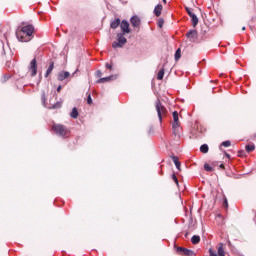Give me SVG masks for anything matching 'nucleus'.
Here are the masks:
<instances>
[{
    "mask_svg": "<svg viewBox=\"0 0 256 256\" xmlns=\"http://www.w3.org/2000/svg\"><path fill=\"white\" fill-rule=\"evenodd\" d=\"M33 31H35V28L31 24L18 27L16 30V37L18 41H21L22 43H28V41L33 39Z\"/></svg>",
    "mask_w": 256,
    "mask_h": 256,
    "instance_id": "1",
    "label": "nucleus"
},
{
    "mask_svg": "<svg viewBox=\"0 0 256 256\" xmlns=\"http://www.w3.org/2000/svg\"><path fill=\"white\" fill-rule=\"evenodd\" d=\"M52 130L58 137H62L63 139L69 137V129H67L63 124H54L52 126Z\"/></svg>",
    "mask_w": 256,
    "mask_h": 256,
    "instance_id": "2",
    "label": "nucleus"
},
{
    "mask_svg": "<svg viewBox=\"0 0 256 256\" xmlns=\"http://www.w3.org/2000/svg\"><path fill=\"white\" fill-rule=\"evenodd\" d=\"M173 116V123H172V129H173V134L175 135V137H180L181 135V128L180 124H179V112L174 111L172 113Z\"/></svg>",
    "mask_w": 256,
    "mask_h": 256,
    "instance_id": "3",
    "label": "nucleus"
},
{
    "mask_svg": "<svg viewBox=\"0 0 256 256\" xmlns=\"http://www.w3.org/2000/svg\"><path fill=\"white\" fill-rule=\"evenodd\" d=\"M156 111L160 123H163V117L167 115V108L161 104V100L156 101Z\"/></svg>",
    "mask_w": 256,
    "mask_h": 256,
    "instance_id": "4",
    "label": "nucleus"
},
{
    "mask_svg": "<svg viewBox=\"0 0 256 256\" xmlns=\"http://www.w3.org/2000/svg\"><path fill=\"white\" fill-rule=\"evenodd\" d=\"M127 43V38H125V33L120 32L117 34V41L112 43L113 49L121 48Z\"/></svg>",
    "mask_w": 256,
    "mask_h": 256,
    "instance_id": "5",
    "label": "nucleus"
},
{
    "mask_svg": "<svg viewBox=\"0 0 256 256\" xmlns=\"http://www.w3.org/2000/svg\"><path fill=\"white\" fill-rule=\"evenodd\" d=\"M185 10L187 11L189 17H191L193 27H197V24L199 23V18H197V15L193 13V10L189 7H185Z\"/></svg>",
    "mask_w": 256,
    "mask_h": 256,
    "instance_id": "6",
    "label": "nucleus"
},
{
    "mask_svg": "<svg viewBox=\"0 0 256 256\" xmlns=\"http://www.w3.org/2000/svg\"><path fill=\"white\" fill-rule=\"evenodd\" d=\"M177 253H179V255H185V256H194L195 252H193L192 250H189L187 248H183V247H178L176 249Z\"/></svg>",
    "mask_w": 256,
    "mask_h": 256,
    "instance_id": "7",
    "label": "nucleus"
},
{
    "mask_svg": "<svg viewBox=\"0 0 256 256\" xmlns=\"http://www.w3.org/2000/svg\"><path fill=\"white\" fill-rule=\"evenodd\" d=\"M29 71L31 72V77H35L37 75V59H33L30 62Z\"/></svg>",
    "mask_w": 256,
    "mask_h": 256,
    "instance_id": "8",
    "label": "nucleus"
},
{
    "mask_svg": "<svg viewBox=\"0 0 256 256\" xmlns=\"http://www.w3.org/2000/svg\"><path fill=\"white\" fill-rule=\"evenodd\" d=\"M186 37L187 39H189V41H191L192 43H194V41H197V30H190L186 33Z\"/></svg>",
    "mask_w": 256,
    "mask_h": 256,
    "instance_id": "9",
    "label": "nucleus"
},
{
    "mask_svg": "<svg viewBox=\"0 0 256 256\" xmlns=\"http://www.w3.org/2000/svg\"><path fill=\"white\" fill-rule=\"evenodd\" d=\"M120 29L122 33H125V34L131 33V29H129V22L127 20H123L120 23Z\"/></svg>",
    "mask_w": 256,
    "mask_h": 256,
    "instance_id": "10",
    "label": "nucleus"
},
{
    "mask_svg": "<svg viewBox=\"0 0 256 256\" xmlns=\"http://www.w3.org/2000/svg\"><path fill=\"white\" fill-rule=\"evenodd\" d=\"M130 23L132 27H135L136 29H139V27H141V19L138 16L131 17Z\"/></svg>",
    "mask_w": 256,
    "mask_h": 256,
    "instance_id": "11",
    "label": "nucleus"
},
{
    "mask_svg": "<svg viewBox=\"0 0 256 256\" xmlns=\"http://www.w3.org/2000/svg\"><path fill=\"white\" fill-rule=\"evenodd\" d=\"M115 79H117V75H110V76L98 79L97 83H109V81H115Z\"/></svg>",
    "mask_w": 256,
    "mask_h": 256,
    "instance_id": "12",
    "label": "nucleus"
},
{
    "mask_svg": "<svg viewBox=\"0 0 256 256\" xmlns=\"http://www.w3.org/2000/svg\"><path fill=\"white\" fill-rule=\"evenodd\" d=\"M71 77V73L68 71H61L58 73V81H65V79H69Z\"/></svg>",
    "mask_w": 256,
    "mask_h": 256,
    "instance_id": "13",
    "label": "nucleus"
},
{
    "mask_svg": "<svg viewBox=\"0 0 256 256\" xmlns=\"http://www.w3.org/2000/svg\"><path fill=\"white\" fill-rule=\"evenodd\" d=\"M161 11H163V5L158 4L155 8H154V15L156 17H161Z\"/></svg>",
    "mask_w": 256,
    "mask_h": 256,
    "instance_id": "14",
    "label": "nucleus"
},
{
    "mask_svg": "<svg viewBox=\"0 0 256 256\" xmlns=\"http://www.w3.org/2000/svg\"><path fill=\"white\" fill-rule=\"evenodd\" d=\"M121 25V19L116 18L114 21L111 22L110 27L111 29H117Z\"/></svg>",
    "mask_w": 256,
    "mask_h": 256,
    "instance_id": "15",
    "label": "nucleus"
},
{
    "mask_svg": "<svg viewBox=\"0 0 256 256\" xmlns=\"http://www.w3.org/2000/svg\"><path fill=\"white\" fill-rule=\"evenodd\" d=\"M172 161L175 164L176 169H178V171H181V162H179V158L177 156H173Z\"/></svg>",
    "mask_w": 256,
    "mask_h": 256,
    "instance_id": "16",
    "label": "nucleus"
},
{
    "mask_svg": "<svg viewBox=\"0 0 256 256\" xmlns=\"http://www.w3.org/2000/svg\"><path fill=\"white\" fill-rule=\"evenodd\" d=\"M53 69H55V63L51 62L48 69L46 70L45 77H49V75H51Z\"/></svg>",
    "mask_w": 256,
    "mask_h": 256,
    "instance_id": "17",
    "label": "nucleus"
},
{
    "mask_svg": "<svg viewBox=\"0 0 256 256\" xmlns=\"http://www.w3.org/2000/svg\"><path fill=\"white\" fill-rule=\"evenodd\" d=\"M200 241H201V237H200L199 235H194V236H192V238H191V243H192L193 245L199 244Z\"/></svg>",
    "mask_w": 256,
    "mask_h": 256,
    "instance_id": "18",
    "label": "nucleus"
},
{
    "mask_svg": "<svg viewBox=\"0 0 256 256\" xmlns=\"http://www.w3.org/2000/svg\"><path fill=\"white\" fill-rule=\"evenodd\" d=\"M70 117H71L72 119H77V117H79V111L77 110L76 107H74V108L72 109V112L70 113Z\"/></svg>",
    "mask_w": 256,
    "mask_h": 256,
    "instance_id": "19",
    "label": "nucleus"
},
{
    "mask_svg": "<svg viewBox=\"0 0 256 256\" xmlns=\"http://www.w3.org/2000/svg\"><path fill=\"white\" fill-rule=\"evenodd\" d=\"M163 77H165V68H162L161 70H159L158 75H157L158 81L163 80Z\"/></svg>",
    "mask_w": 256,
    "mask_h": 256,
    "instance_id": "20",
    "label": "nucleus"
},
{
    "mask_svg": "<svg viewBox=\"0 0 256 256\" xmlns=\"http://www.w3.org/2000/svg\"><path fill=\"white\" fill-rule=\"evenodd\" d=\"M201 153H209V145L203 144L200 146Z\"/></svg>",
    "mask_w": 256,
    "mask_h": 256,
    "instance_id": "21",
    "label": "nucleus"
},
{
    "mask_svg": "<svg viewBox=\"0 0 256 256\" xmlns=\"http://www.w3.org/2000/svg\"><path fill=\"white\" fill-rule=\"evenodd\" d=\"M218 255H219V256H225V250L223 249V243H220V244H219V247H218Z\"/></svg>",
    "mask_w": 256,
    "mask_h": 256,
    "instance_id": "22",
    "label": "nucleus"
},
{
    "mask_svg": "<svg viewBox=\"0 0 256 256\" xmlns=\"http://www.w3.org/2000/svg\"><path fill=\"white\" fill-rule=\"evenodd\" d=\"M245 149L247 153H251L252 151H255V145L248 144L245 146Z\"/></svg>",
    "mask_w": 256,
    "mask_h": 256,
    "instance_id": "23",
    "label": "nucleus"
},
{
    "mask_svg": "<svg viewBox=\"0 0 256 256\" xmlns=\"http://www.w3.org/2000/svg\"><path fill=\"white\" fill-rule=\"evenodd\" d=\"M48 109H61V102H56L52 106H49Z\"/></svg>",
    "mask_w": 256,
    "mask_h": 256,
    "instance_id": "24",
    "label": "nucleus"
},
{
    "mask_svg": "<svg viewBox=\"0 0 256 256\" xmlns=\"http://www.w3.org/2000/svg\"><path fill=\"white\" fill-rule=\"evenodd\" d=\"M175 59L176 61H179V59H181V49L176 50Z\"/></svg>",
    "mask_w": 256,
    "mask_h": 256,
    "instance_id": "25",
    "label": "nucleus"
},
{
    "mask_svg": "<svg viewBox=\"0 0 256 256\" xmlns=\"http://www.w3.org/2000/svg\"><path fill=\"white\" fill-rule=\"evenodd\" d=\"M41 99L44 107H47V98L45 97V92L42 93Z\"/></svg>",
    "mask_w": 256,
    "mask_h": 256,
    "instance_id": "26",
    "label": "nucleus"
},
{
    "mask_svg": "<svg viewBox=\"0 0 256 256\" xmlns=\"http://www.w3.org/2000/svg\"><path fill=\"white\" fill-rule=\"evenodd\" d=\"M221 145H222L223 147H231V141L226 140V141L222 142Z\"/></svg>",
    "mask_w": 256,
    "mask_h": 256,
    "instance_id": "27",
    "label": "nucleus"
},
{
    "mask_svg": "<svg viewBox=\"0 0 256 256\" xmlns=\"http://www.w3.org/2000/svg\"><path fill=\"white\" fill-rule=\"evenodd\" d=\"M204 169H205V171H208V172L213 171V167H211L209 164H205Z\"/></svg>",
    "mask_w": 256,
    "mask_h": 256,
    "instance_id": "28",
    "label": "nucleus"
},
{
    "mask_svg": "<svg viewBox=\"0 0 256 256\" xmlns=\"http://www.w3.org/2000/svg\"><path fill=\"white\" fill-rule=\"evenodd\" d=\"M87 103H88V105H92L93 104V98H91V94H89L87 96Z\"/></svg>",
    "mask_w": 256,
    "mask_h": 256,
    "instance_id": "29",
    "label": "nucleus"
},
{
    "mask_svg": "<svg viewBox=\"0 0 256 256\" xmlns=\"http://www.w3.org/2000/svg\"><path fill=\"white\" fill-rule=\"evenodd\" d=\"M172 179L176 183V185H179V180L177 179V176L175 174L172 175Z\"/></svg>",
    "mask_w": 256,
    "mask_h": 256,
    "instance_id": "30",
    "label": "nucleus"
},
{
    "mask_svg": "<svg viewBox=\"0 0 256 256\" xmlns=\"http://www.w3.org/2000/svg\"><path fill=\"white\" fill-rule=\"evenodd\" d=\"M103 73L101 72V70H97L96 71V77H102Z\"/></svg>",
    "mask_w": 256,
    "mask_h": 256,
    "instance_id": "31",
    "label": "nucleus"
},
{
    "mask_svg": "<svg viewBox=\"0 0 256 256\" xmlns=\"http://www.w3.org/2000/svg\"><path fill=\"white\" fill-rule=\"evenodd\" d=\"M224 207L227 209L229 207V202L227 201V198L224 199Z\"/></svg>",
    "mask_w": 256,
    "mask_h": 256,
    "instance_id": "32",
    "label": "nucleus"
},
{
    "mask_svg": "<svg viewBox=\"0 0 256 256\" xmlns=\"http://www.w3.org/2000/svg\"><path fill=\"white\" fill-rule=\"evenodd\" d=\"M106 69H109V70L113 69V65L106 63Z\"/></svg>",
    "mask_w": 256,
    "mask_h": 256,
    "instance_id": "33",
    "label": "nucleus"
},
{
    "mask_svg": "<svg viewBox=\"0 0 256 256\" xmlns=\"http://www.w3.org/2000/svg\"><path fill=\"white\" fill-rule=\"evenodd\" d=\"M210 256H217V254L215 252H213L212 249H210Z\"/></svg>",
    "mask_w": 256,
    "mask_h": 256,
    "instance_id": "34",
    "label": "nucleus"
},
{
    "mask_svg": "<svg viewBox=\"0 0 256 256\" xmlns=\"http://www.w3.org/2000/svg\"><path fill=\"white\" fill-rule=\"evenodd\" d=\"M159 27H163V20L159 21Z\"/></svg>",
    "mask_w": 256,
    "mask_h": 256,
    "instance_id": "35",
    "label": "nucleus"
},
{
    "mask_svg": "<svg viewBox=\"0 0 256 256\" xmlns=\"http://www.w3.org/2000/svg\"><path fill=\"white\" fill-rule=\"evenodd\" d=\"M59 91H61V86L57 87V92L59 93Z\"/></svg>",
    "mask_w": 256,
    "mask_h": 256,
    "instance_id": "36",
    "label": "nucleus"
},
{
    "mask_svg": "<svg viewBox=\"0 0 256 256\" xmlns=\"http://www.w3.org/2000/svg\"><path fill=\"white\" fill-rule=\"evenodd\" d=\"M220 169H225V166L223 164H220Z\"/></svg>",
    "mask_w": 256,
    "mask_h": 256,
    "instance_id": "37",
    "label": "nucleus"
},
{
    "mask_svg": "<svg viewBox=\"0 0 256 256\" xmlns=\"http://www.w3.org/2000/svg\"><path fill=\"white\" fill-rule=\"evenodd\" d=\"M242 31H245V26H244V27H242Z\"/></svg>",
    "mask_w": 256,
    "mask_h": 256,
    "instance_id": "38",
    "label": "nucleus"
},
{
    "mask_svg": "<svg viewBox=\"0 0 256 256\" xmlns=\"http://www.w3.org/2000/svg\"><path fill=\"white\" fill-rule=\"evenodd\" d=\"M163 3H167V0H163Z\"/></svg>",
    "mask_w": 256,
    "mask_h": 256,
    "instance_id": "39",
    "label": "nucleus"
}]
</instances>
